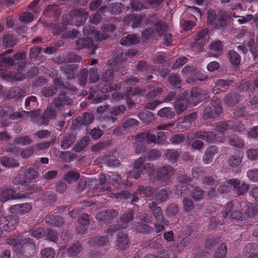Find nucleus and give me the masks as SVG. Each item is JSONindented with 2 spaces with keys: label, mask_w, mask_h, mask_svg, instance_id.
I'll return each instance as SVG.
<instances>
[{
  "label": "nucleus",
  "mask_w": 258,
  "mask_h": 258,
  "mask_svg": "<svg viewBox=\"0 0 258 258\" xmlns=\"http://www.w3.org/2000/svg\"><path fill=\"white\" fill-rule=\"evenodd\" d=\"M7 244L13 246L14 251L19 254L25 252L26 249H33L34 245L29 238L18 236L16 239L9 238L6 240Z\"/></svg>",
  "instance_id": "nucleus-1"
},
{
  "label": "nucleus",
  "mask_w": 258,
  "mask_h": 258,
  "mask_svg": "<svg viewBox=\"0 0 258 258\" xmlns=\"http://www.w3.org/2000/svg\"><path fill=\"white\" fill-rule=\"evenodd\" d=\"M134 218V212L132 209L127 210L121 215L117 223L110 226L107 229V233L112 234L119 229L125 228L128 226V223Z\"/></svg>",
  "instance_id": "nucleus-2"
},
{
  "label": "nucleus",
  "mask_w": 258,
  "mask_h": 258,
  "mask_svg": "<svg viewBox=\"0 0 258 258\" xmlns=\"http://www.w3.org/2000/svg\"><path fill=\"white\" fill-rule=\"evenodd\" d=\"M134 218V212L132 209L127 210L121 215L117 223L110 226L107 229V233L112 234L119 229L125 228L128 226V223Z\"/></svg>",
  "instance_id": "nucleus-3"
},
{
  "label": "nucleus",
  "mask_w": 258,
  "mask_h": 258,
  "mask_svg": "<svg viewBox=\"0 0 258 258\" xmlns=\"http://www.w3.org/2000/svg\"><path fill=\"white\" fill-rule=\"evenodd\" d=\"M54 86H47L42 88L41 94L45 97L52 96L57 92L58 89H64L67 87L60 78H57L53 80Z\"/></svg>",
  "instance_id": "nucleus-4"
},
{
  "label": "nucleus",
  "mask_w": 258,
  "mask_h": 258,
  "mask_svg": "<svg viewBox=\"0 0 258 258\" xmlns=\"http://www.w3.org/2000/svg\"><path fill=\"white\" fill-rule=\"evenodd\" d=\"M173 168L169 165L159 167L156 171V178L162 181L166 182L174 174Z\"/></svg>",
  "instance_id": "nucleus-5"
},
{
  "label": "nucleus",
  "mask_w": 258,
  "mask_h": 258,
  "mask_svg": "<svg viewBox=\"0 0 258 258\" xmlns=\"http://www.w3.org/2000/svg\"><path fill=\"white\" fill-rule=\"evenodd\" d=\"M146 161V157L143 156L137 159L134 162L133 169L127 173L128 177L138 179L143 173V166Z\"/></svg>",
  "instance_id": "nucleus-6"
},
{
  "label": "nucleus",
  "mask_w": 258,
  "mask_h": 258,
  "mask_svg": "<svg viewBox=\"0 0 258 258\" xmlns=\"http://www.w3.org/2000/svg\"><path fill=\"white\" fill-rule=\"evenodd\" d=\"M227 183H228L232 186L233 189L235 190L238 196L244 195L249 188L248 184L242 182L238 179H230L227 180Z\"/></svg>",
  "instance_id": "nucleus-7"
},
{
  "label": "nucleus",
  "mask_w": 258,
  "mask_h": 258,
  "mask_svg": "<svg viewBox=\"0 0 258 258\" xmlns=\"http://www.w3.org/2000/svg\"><path fill=\"white\" fill-rule=\"evenodd\" d=\"M115 29V27L112 24H104L100 31L94 32V38L96 41L104 40L109 37V33L113 32Z\"/></svg>",
  "instance_id": "nucleus-8"
},
{
  "label": "nucleus",
  "mask_w": 258,
  "mask_h": 258,
  "mask_svg": "<svg viewBox=\"0 0 258 258\" xmlns=\"http://www.w3.org/2000/svg\"><path fill=\"white\" fill-rule=\"evenodd\" d=\"M72 22L76 26L84 23L89 16V13L84 10H75L71 12Z\"/></svg>",
  "instance_id": "nucleus-9"
},
{
  "label": "nucleus",
  "mask_w": 258,
  "mask_h": 258,
  "mask_svg": "<svg viewBox=\"0 0 258 258\" xmlns=\"http://www.w3.org/2000/svg\"><path fill=\"white\" fill-rule=\"evenodd\" d=\"M149 208L151 210L152 213L157 222L160 223H167V220L165 219L163 216V211L160 207L157 206L156 203L151 202L149 204Z\"/></svg>",
  "instance_id": "nucleus-10"
},
{
  "label": "nucleus",
  "mask_w": 258,
  "mask_h": 258,
  "mask_svg": "<svg viewBox=\"0 0 258 258\" xmlns=\"http://www.w3.org/2000/svg\"><path fill=\"white\" fill-rule=\"evenodd\" d=\"M31 209V205L26 203L12 206L9 208V211L12 214L23 215L28 213Z\"/></svg>",
  "instance_id": "nucleus-11"
},
{
  "label": "nucleus",
  "mask_w": 258,
  "mask_h": 258,
  "mask_svg": "<svg viewBox=\"0 0 258 258\" xmlns=\"http://www.w3.org/2000/svg\"><path fill=\"white\" fill-rule=\"evenodd\" d=\"M52 102L56 108L60 110L65 105H71L73 103V100L63 93H61L59 94L58 96L52 101Z\"/></svg>",
  "instance_id": "nucleus-12"
},
{
  "label": "nucleus",
  "mask_w": 258,
  "mask_h": 258,
  "mask_svg": "<svg viewBox=\"0 0 258 258\" xmlns=\"http://www.w3.org/2000/svg\"><path fill=\"white\" fill-rule=\"evenodd\" d=\"M75 44V48L76 49L79 50L85 48L90 49L92 50V54L94 53L97 48L96 45L93 43L92 40L89 37L77 40Z\"/></svg>",
  "instance_id": "nucleus-13"
},
{
  "label": "nucleus",
  "mask_w": 258,
  "mask_h": 258,
  "mask_svg": "<svg viewBox=\"0 0 258 258\" xmlns=\"http://www.w3.org/2000/svg\"><path fill=\"white\" fill-rule=\"evenodd\" d=\"M130 240L127 235L124 233H118L115 240V247L119 250H125L129 247Z\"/></svg>",
  "instance_id": "nucleus-14"
},
{
  "label": "nucleus",
  "mask_w": 258,
  "mask_h": 258,
  "mask_svg": "<svg viewBox=\"0 0 258 258\" xmlns=\"http://www.w3.org/2000/svg\"><path fill=\"white\" fill-rule=\"evenodd\" d=\"M189 104V100L184 96H179L174 104V109L177 114H180L184 111Z\"/></svg>",
  "instance_id": "nucleus-15"
},
{
  "label": "nucleus",
  "mask_w": 258,
  "mask_h": 258,
  "mask_svg": "<svg viewBox=\"0 0 258 258\" xmlns=\"http://www.w3.org/2000/svg\"><path fill=\"white\" fill-rule=\"evenodd\" d=\"M57 109L52 104V103L47 107L42 115V123L43 124H47L49 119L55 117L57 112Z\"/></svg>",
  "instance_id": "nucleus-16"
},
{
  "label": "nucleus",
  "mask_w": 258,
  "mask_h": 258,
  "mask_svg": "<svg viewBox=\"0 0 258 258\" xmlns=\"http://www.w3.org/2000/svg\"><path fill=\"white\" fill-rule=\"evenodd\" d=\"M144 17L143 15L131 14L126 16L124 21L127 24H131L133 28H136L140 25Z\"/></svg>",
  "instance_id": "nucleus-17"
},
{
  "label": "nucleus",
  "mask_w": 258,
  "mask_h": 258,
  "mask_svg": "<svg viewBox=\"0 0 258 258\" xmlns=\"http://www.w3.org/2000/svg\"><path fill=\"white\" fill-rule=\"evenodd\" d=\"M5 221L7 222L5 225L3 226L4 229L5 231H10L16 228L18 223L19 221V217L17 215H9L5 217Z\"/></svg>",
  "instance_id": "nucleus-18"
},
{
  "label": "nucleus",
  "mask_w": 258,
  "mask_h": 258,
  "mask_svg": "<svg viewBox=\"0 0 258 258\" xmlns=\"http://www.w3.org/2000/svg\"><path fill=\"white\" fill-rule=\"evenodd\" d=\"M177 180L178 184L175 187L174 192L178 195L183 196V189H181V188L185 187L186 185L189 183L190 178L186 175L183 174L178 176Z\"/></svg>",
  "instance_id": "nucleus-19"
},
{
  "label": "nucleus",
  "mask_w": 258,
  "mask_h": 258,
  "mask_svg": "<svg viewBox=\"0 0 258 258\" xmlns=\"http://www.w3.org/2000/svg\"><path fill=\"white\" fill-rule=\"evenodd\" d=\"M14 190L12 188H3L0 192V198L2 201L6 202L10 199H18L25 198L24 195L19 196L17 195H14Z\"/></svg>",
  "instance_id": "nucleus-20"
},
{
  "label": "nucleus",
  "mask_w": 258,
  "mask_h": 258,
  "mask_svg": "<svg viewBox=\"0 0 258 258\" xmlns=\"http://www.w3.org/2000/svg\"><path fill=\"white\" fill-rule=\"evenodd\" d=\"M99 183L95 187V192L108 190L111 186L108 184V178L104 174H100L98 177Z\"/></svg>",
  "instance_id": "nucleus-21"
},
{
  "label": "nucleus",
  "mask_w": 258,
  "mask_h": 258,
  "mask_svg": "<svg viewBox=\"0 0 258 258\" xmlns=\"http://www.w3.org/2000/svg\"><path fill=\"white\" fill-rule=\"evenodd\" d=\"M118 214V212L113 209L107 210L98 213L96 218L99 221H107L115 218Z\"/></svg>",
  "instance_id": "nucleus-22"
},
{
  "label": "nucleus",
  "mask_w": 258,
  "mask_h": 258,
  "mask_svg": "<svg viewBox=\"0 0 258 258\" xmlns=\"http://www.w3.org/2000/svg\"><path fill=\"white\" fill-rule=\"evenodd\" d=\"M243 158V154L240 152H236L228 158L227 163L229 166L232 168H238L242 161Z\"/></svg>",
  "instance_id": "nucleus-23"
},
{
  "label": "nucleus",
  "mask_w": 258,
  "mask_h": 258,
  "mask_svg": "<svg viewBox=\"0 0 258 258\" xmlns=\"http://www.w3.org/2000/svg\"><path fill=\"white\" fill-rule=\"evenodd\" d=\"M218 149L215 146H211L208 147L203 157V162L205 164L211 163L214 156L218 153Z\"/></svg>",
  "instance_id": "nucleus-24"
},
{
  "label": "nucleus",
  "mask_w": 258,
  "mask_h": 258,
  "mask_svg": "<svg viewBox=\"0 0 258 258\" xmlns=\"http://www.w3.org/2000/svg\"><path fill=\"white\" fill-rule=\"evenodd\" d=\"M76 139L73 134H69L64 136L60 142V147L63 150L70 148L76 142Z\"/></svg>",
  "instance_id": "nucleus-25"
},
{
  "label": "nucleus",
  "mask_w": 258,
  "mask_h": 258,
  "mask_svg": "<svg viewBox=\"0 0 258 258\" xmlns=\"http://www.w3.org/2000/svg\"><path fill=\"white\" fill-rule=\"evenodd\" d=\"M169 197V195L166 190L164 188L161 189L160 190L157 191L154 195V198H152L153 201L152 202L156 203V205L157 204H161L166 201Z\"/></svg>",
  "instance_id": "nucleus-26"
},
{
  "label": "nucleus",
  "mask_w": 258,
  "mask_h": 258,
  "mask_svg": "<svg viewBox=\"0 0 258 258\" xmlns=\"http://www.w3.org/2000/svg\"><path fill=\"white\" fill-rule=\"evenodd\" d=\"M101 127L106 130L112 127L117 118L112 116H106L99 117Z\"/></svg>",
  "instance_id": "nucleus-27"
},
{
  "label": "nucleus",
  "mask_w": 258,
  "mask_h": 258,
  "mask_svg": "<svg viewBox=\"0 0 258 258\" xmlns=\"http://www.w3.org/2000/svg\"><path fill=\"white\" fill-rule=\"evenodd\" d=\"M154 193V189L150 186L140 185L137 190L136 194L143 196L148 198L149 200H152Z\"/></svg>",
  "instance_id": "nucleus-28"
},
{
  "label": "nucleus",
  "mask_w": 258,
  "mask_h": 258,
  "mask_svg": "<svg viewBox=\"0 0 258 258\" xmlns=\"http://www.w3.org/2000/svg\"><path fill=\"white\" fill-rule=\"evenodd\" d=\"M140 41V38L136 35H128L120 39V43L121 45L128 46L138 44Z\"/></svg>",
  "instance_id": "nucleus-29"
},
{
  "label": "nucleus",
  "mask_w": 258,
  "mask_h": 258,
  "mask_svg": "<svg viewBox=\"0 0 258 258\" xmlns=\"http://www.w3.org/2000/svg\"><path fill=\"white\" fill-rule=\"evenodd\" d=\"M228 143L231 146L237 148H243L245 146L244 141L236 135L230 136L228 138Z\"/></svg>",
  "instance_id": "nucleus-30"
},
{
  "label": "nucleus",
  "mask_w": 258,
  "mask_h": 258,
  "mask_svg": "<svg viewBox=\"0 0 258 258\" xmlns=\"http://www.w3.org/2000/svg\"><path fill=\"white\" fill-rule=\"evenodd\" d=\"M78 68L77 65L68 64L60 67V70L65 74L68 79L74 78V71Z\"/></svg>",
  "instance_id": "nucleus-31"
},
{
  "label": "nucleus",
  "mask_w": 258,
  "mask_h": 258,
  "mask_svg": "<svg viewBox=\"0 0 258 258\" xmlns=\"http://www.w3.org/2000/svg\"><path fill=\"white\" fill-rule=\"evenodd\" d=\"M227 58L231 64L234 67L239 64L241 61L240 55L235 50H230L227 54Z\"/></svg>",
  "instance_id": "nucleus-32"
},
{
  "label": "nucleus",
  "mask_w": 258,
  "mask_h": 258,
  "mask_svg": "<svg viewBox=\"0 0 258 258\" xmlns=\"http://www.w3.org/2000/svg\"><path fill=\"white\" fill-rule=\"evenodd\" d=\"M25 96L24 92L18 87H14L11 88L8 93V97L10 98H14L18 100Z\"/></svg>",
  "instance_id": "nucleus-33"
},
{
  "label": "nucleus",
  "mask_w": 258,
  "mask_h": 258,
  "mask_svg": "<svg viewBox=\"0 0 258 258\" xmlns=\"http://www.w3.org/2000/svg\"><path fill=\"white\" fill-rule=\"evenodd\" d=\"M157 114L160 117L171 119L175 116V113L170 107H165L159 110Z\"/></svg>",
  "instance_id": "nucleus-34"
},
{
  "label": "nucleus",
  "mask_w": 258,
  "mask_h": 258,
  "mask_svg": "<svg viewBox=\"0 0 258 258\" xmlns=\"http://www.w3.org/2000/svg\"><path fill=\"white\" fill-rule=\"evenodd\" d=\"M24 175L27 183L36 179L39 175L38 172L34 169L29 168L24 171Z\"/></svg>",
  "instance_id": "nucleus-35"
},
{
  "label": "nucleus",
  "mask_w": 258,
  "mask_h": 258,
  "mask_svg": "<svg viewBox=\"0 0 258 258\" xmlns=\"http://www.w3.org/2000/svg\"><path fill=\"white\" fill-rule=\"evenodd\" d=\"M139 121L134 118H128L122 124V127L124 131H129L135 129L138 125Z\"/></svg>",
  "instance_id": "nucleus-36"
},
{
  "label": "nucleus",
  "mask_w": 258,
  "mask_h": 258,
  "mask_svg": "<svg viewBox=\"0 0 258 258\" xmlns=\"http://www.w3.org/2000/svg\"><path fill=\"white\" fill-rule=\"evenodd\" d=\"M46 15L50 17L58 18L60 15L59 7L56 5H49L45 10Z\"/></svg>",
  "instance_id": "nucleus-37"
},
{
  "label": "nucleus",
  "mask_w": 258,
  "mask_h": 258,
  "mask_svg": "<svg viewBox=\"0 0 258 258\" xmlns=\"http://www.w3.org/2000/svg\"><path fill=\"white\" fill-rule=\"evenodd\" d=\"M180 155L179 152L174 149H168L166 151L165 157L171 163L176 162Z\"/></svg>",
  "instance_id": "nucleus-38"
},
{
  "label": "nucleus",
  "mask_w": 258,
  "mask_h": 258,
  "mask_svg": "<svg viewBox=\"0 0 258 258\" xmlns=\"http://www.w3.org/2000/svg\"><path fill=\"white\" fill-rule=\"evenodd\" d=\"M82 250V247L79 242L75 243L67 250V253L70 257H75Z\"/></svg>",
  "instance_id": "nucleus-39"
},
{
  "label": "nucleus",
  "mask_w": 258,
  "mask_h": 258,
  "mask_svg": "<svg viewBox=\"0 0 258 258\" xmlns=\"http://www.w3.org/2000/svg\"><path fill=\"white\" fill-rule=\"evenodd\" d=\"M239 96L235 93H229L224 99V102L227 105L233 106L238 102Z\"/></svg>",
  "instance_id": "nucleus-40"
},
{
  "label": "nucleus",
  "mask_w": 258,
  "mask_h": 258,
  "mask_svg": "<svg viewBox=\"0 0 258 258\" xmlns=\"http://www.w3.org/2000/svg\"><path fill=\"white\" fill-rule=\"evenodd\" d=\"M109 242V239L106 236H96L92 238L91 240V243L96 246L106 245Z\"/></svg>",
  "instance_id": "nucleus-41"
},
{
  "label": "nucleus",
  "mask_w": 258,
  "mask_h": 258,
  "mask_svg": "<svg viewBox=\"0 0 258 258\" xmlns=\"http://www.w3.org/2000/svg\"><path fill=\"white\" fill-rule=\"evenodd\" d=\"M180 207L176 203L169 204L166 208L165 213L169 217L175 216L179 211Z\"/></svg>",
  "instance_id": "nucleus-42"
},
{
  "label": "nucleus",
  "mask_w": 258,
  "mask_h": 258,
  "mask_svg": "<svg viewBox=\"0 0 258 258\" xmlns=\"http://www.w3.org/2000/svg\"><path fill=\"white\" fill-rule=\"evenodd\" d=\"M14 142L17 145L22 146L29 145L33 143V140L29 136H19L14 139Z\"/></svg>",
  "instance_id": "nucleus-43"
},
{
  "label": "nucleus",
  "mask_w": 258,
  "mask_h": 258,
  "mask_svg": "<svg viewBox=\"0 0 258 258\" xmlns=\"http://www.w3.org/2000/svg\"><path fill=\"white\" fill-rule=\"evenodd\" d=\"M3 43L5 47H13L17 43V39L12 34H6L3 36Z\"/></svg>",
  "instance_id": "nucleus-44"
},
{
  "label": "nucleus",
  "mask_w": 258,
  "mask_h": 258,
  "mask_svg": "<svg viewBox=\"0 0 258 258\" xmlns=\"http://www.w3.org/2000/svg\"><path fill=\"white\" fill-rule=\"evenodd\" d=\"M209 49L216 52L214 56H218L221 54L223 49L222 42L219 40L214 41L209 46Z\"/></svg>",
  "instance_id": "nucleus-45"
},
{
  "label": "nucleus",
  "mask_w": 258,
  "mask_h": 258,
  "mask_svg": "<svg viewBox=\"0 0 258 258\" xmlns=\"http://www.w3.org/2000/svg\"><path fill=\"white\" fill-rule=\"evenodd\" d=\"M3 61L7 64H15L16 67H17L18 69H22L24 68L26 64L25 59L19 60L15 64L14 63V60L12 58L9 57L3 58Z\"/></svg>",
  "instance_id": "nucleus-46"
},
{
  "label": "nucleus",
  "mask_w": 258,
  "mask_h": 258,
  "mask_svg": "<svg viewBox=\"0 0 258 258\" xmlns=\"http://www.w3.org/2000/svg\"><path fill=\"white\" fill-rule=\"evenodd\" d=\"M46 222L52 225L59 227L64 223V220L61 216L51 215L48 219H46Z\"/></svg>",
  "instance_id": "nucleus-47"
},
{
  "label": "nucleus",
  "mask_w": 258,
  "mask_h": 258,
  "mask_svg": "<svg viewBox=\"0 0 258 258\" xmlns=\"http://www.w3.org/2000/svg\"><path fill=\"white\" fill-rule=\"evenodd\" d=\"M166 27L163 21H157L152 30L155 32V37L160 36L166 31Z\"/></svg>",
  "instance_id": "nucleus-48"
},
{
  "label": "nucleus",
  "mask_w": 258,
  "mask_h": 258,
  "mask_svg": "<svg viewBox=\"0 0 258 258\" xmlns=\"http://www.w3.org/2000/svg\"><path fill=\"white\" fill-rule=\"evenodd\" d=\"M190 196L195 201L202 200L204 196V191L200 187L196 186L192 189Z\"/></svg>",
  "instance_id": "nucleus-49"
},
{
  "label": "nucleus",
  "mask_w": 258,
  "mask_h": 258,
  "mask_svg": "<svg viewBox=\"0 0 258 258\" xmlns=\"http://www.w3.org/2000/svg\"><path fill=\"white\" fill-rule=\"evenodd\" d=\"M227 252V249L226 244L222 243L217 247L214 258H224Z\"/></svg>",
  "instance_id": "nucleus-50"
},
{
  "label": "nucleus",
  "mask_w": 258,
  "mask_h": 258,
  "mask_svg": "<svg viewBox=\"0 0 258 258\" xmlns=\"http://www.w3.org/2000/svg\"><path fill=\"white\" fill-rule=\"evenodd\" d=\"M37 105V99L34 96H31L26 98L25 102V106L27 109H34Z\"/></svg>",
  "instance_id": "nucleus-51"
},
{
  "label": "nucleus",
  "mask_w": 258,
  "mask_h": 258,
  "mask_svg": "<svg viewBox=\"0 0 258 258\" xmlns=\"http://www.w3.org/2000/svg\"><path fill=\"white\" fill-rule=\"evenodd\" d=\"M213 130L215 132L223 133L224 131L230 129V125L226 122H219L213 125Z\"/></svg>",
  "instance_id": "nucleus-52"
},
{
  "label": "nucleus",
  "mask_w": 258,
  "mask_h": 258,
  "mask_svg": "<svg viewBox=\"0 0 258 258\" xmlns=\"http://www.w3.org/2000/svg\"><path fill=\"white\" fill-rule=\"evenodd\" d=\"M1 160L2 164L5 167H14L19 165V163L15 160L6 156L2 157Z\"/></svg>",
  "instance_id": "nucleus-53"
},
{
  "label": "nucleus",
  "mask_w": 258,
  "mask_h": 258,
  "mask_svg": "<svg viewBox=\"0 0 258 258\" xmlns=\"http://www.w3.org/2000/svg\"><path fill=\"white\" fill-rule=\"evenodd\" d=\"M143 170L148 174L151 178L156 179V172L155 171L154 166L152 163H147L143 166Z\"/></svg>",
  "instance_id": "nucleus-54"
},
{
  "label": "nucleus",
  "mask_w": 258,
  "mask_h": 258,
  "mask_svg": "<svg viewBox=\"0 0 258 258\" xmlns=\"http://www.w3.org/2000/svg\"><path fill=\"white\" fill-rule=\"evenodd\" d=\"M182 203L183 208L185 212H190L194 209L195 205L191 200L187 198H184Z\"/></svg>",
  "instance_id": "nucleus-55"
},
{
  "label": "nucleus",
  "mask_w": 258,
  "mask_h": 258,
  "mask_svg": "<svg viewBox=\"0 0 258 258\" xmlns=\"http://www.w3.org/2000/svg\"><path fill=\"white\" fill-rule=\"evenodd\" d=\"M203 183L211 187H216L219 183V180H216L210 176H205L203 180Z\"/></svg>",
  "instance_id": "nucleus-56"
},
{
  "label": "nucleus",
  "mask_w": 258,
  "mask_h": 258,
  "mask_svg": "<svg viewBox=\"0 0 258 258\" xmlns=\"http://www.w3.org/2000/svg\"><path fill=\"white\" fill-rule=\"evenodd\" d=\"M126 108L124 105H120L114 106L109 109V112L111 114L117 116L123 113L126 111Z\"/></svg>",
  "instance_id": "nucleus-57"
},
{
  "label": "nucleus",
  "mask_w": 258,
  "mask_h": 258,
  "mask_svg": "<svg viewBox=\"0 0 258 258\" xmlns=\"http://www.w3.org/2000/svg\"><path fill=\"white\" fill-rule=\"evenodd\" d=\"M88 76V70L87 69H83L78 76V80L79 84L84 86L86 84Z\"/></svg>",
  "instance_id": "nucleus-58"
},
{
  "label": "nucleus",
  "mask_w": 258,
  "mask_h": 258,
  "mask_svg": "<svg viewBox=\"0 0 258 258\" xmlns=\"http://www.w3.org/2000/svg\"><path fill=\"white\" fill-rule=\"evenodd\" d=\"M80 177V174L76 171L68 172L64 177V179L69 183L77 181Z\"/></svg>",
  "instance_id": "nucleus-59"
},
{
  "label": "nucleus",
  "mask_w": 258,
  "mask_h": 258,
  "mask_svg": "<svg viewBox=\"0 0 258 258\" xmlns=\"http://www.w3.org/2000/svg\"><path fill=\"white\" fill-rule=\"evenodd\" d=\"M246 155L247 158L251 161L258 160V149L250 148L247 150Z\"/></svg>",
  "instance_id": "nucleus-60"
},
{
  "label": "nucleus",
  "mask_w": 258,
  "mask_h": 258,
  "mask_svg": "<svg viewBox=\"0 0 258 258\" xmlns=\"http://www.w3.org/2000/svg\"><path fill=\"white\" fill-rule=\"evenodd\" d=\"M89 79L92 83H96L99 79L98 70L96 67L91 68L89 71Z\"/></svg>",
  "instance_id": "nucleus-61"
},
{
  "label": "nucleus",
  "mask_w": 258,
  "mask_h": 258,
  "mask_svg": "<svg viewBox=\"0 0 258 258\" xmlns=\"http://www.w3.org/2000/svg\"><path fill=\"white\" fill-rule=\"evenodd\" d=\"M211 104L216 114H220L222 113V108L221 105V101L219 99L217 98L213 100Z\"/></svg>",
  "instance_id": "nucleus-62"
},
{
  "label": "nucleus",
  "mask_w": 258,
  "mask_h": 258,
  "mask_svg": "<svg viewBox=\"0 0 258 258\" xmlns=\"http://www.w3.org/2000/svg\"><path fill=\"white\" fill-rule=\"evenodd\" d=\"M51 132L44 130L37 131L33 134L34 137L38 139H44L50 136Z\"/></svg>",
  "instance_id": "nucleus-63"
},
{
  "label": "nucleus",
  "mask_w": 258,
  "mask_h": 258,
  "mask_svg": "<svg viewBox=\"0 0 258 258\" xmlns=\"http://www.w3.org/2000/svg\"><path fill=\"white\" fill-rule=\"evenodd\" d=\"M41 255L42 258H54L55 252L51 248H46L41 250Z\"/></svg>",
  "instance_id": "nucleus-64"
}]
</instances>
